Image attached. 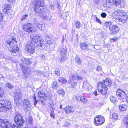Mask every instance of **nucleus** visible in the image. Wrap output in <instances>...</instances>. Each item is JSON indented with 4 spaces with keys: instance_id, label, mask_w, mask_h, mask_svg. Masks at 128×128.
<instances>
[{
    "instance_id": "nucleus-49",
    "label": "nucleus",
    "mask_w": 128,
    "mask_h": 128,
    "mask_svg": "<svg viewBox=\"0 0 128 128\" xmlns=\"http://www.w3.org/2000/svg\"><path fill=\"white\" fill-rule=\"evenodd\" d=\"M96 70L98 72L101 71L102 70V67L100 66H98Z\"/></svg>"
},
{
    "instance_id": "nucleus-3",
    "label": "nucleus",
    "mask_w": 128,
    "mask_h": 128,
    "mask_svg": "<svg viewBox=\"0 0 128 128\" xmlns=\"http://www.w3.org/2000/svg\"><path fill=\"white\" fill-rule=\"evenodd\" d=\"M16 40V38H14L6 41L8 44L12 48V49L11 51V52L13 55H14V54H16V52H18L19 50V48L18 47L16 44L17 42Z\"/></svg>"
},
{
    "instance_id": "nucleus-43",
    "label": "nucleus",
    "mask_w": 128,
    "mask_h": 128,
    "mask_svg": "<svg viewBox=\"0 0 128 128\" xmlns=\"http://www.w3.org/2000/svg\"><path fill=\"white\" fill-rule=\"evenodd\" d=\"M28 17V15L27 14H24L22 16L21 20H25L26 18Z\"/></svg>"
},
{
    "instance_id": "nucleus-11",
    "label": "nucleus",
    "mask_w": 128,
    "mask_h": 128,
    "mask_svg": "<svg viewBox=\"0 0 128 128\" xmlns=\"http://www.w3.org/2000/svg\"><path fill=\"white\" fill-rule=\"evenodd\" d=\"M26 50L28 52L31 54H33L35 52V47L32 43H30L26 45Z\"/></svg>"
},
{
    "instance_id": "nucleus-5",
    "label": "nucleus",
    "mask_w": 128,
    "mask_h": 128,
    "mask_svg": "<svg viewBox=\"0 0 128 128\" xmlns=\"http://www.w3.org/2000/svg\"><path fill=\"white\" fill-rule=\"evenodd\" d=\"M71 76L69 82V84H71V87L74 88L76 85L77 81L78 80H82V77L76 74H73L72 72L71 73Z\"/></svg>"
},
{
    "instance_id": "nucleus-15",
    "label": "nucleus",
    "mask_w": 128,
    "mask_h": 128,
    "mask_svg": "<svg viewBox=\"0 0 128 128\" xmlns=\"http://www.w3.org/2000/svg\"><path fill=\"white\" fill-rule=\"evenodd\" d=\"M65 112L66 114L72 113L75 111V108L72 106H67L64 109Z\"/></svg>"
},
{
    "instance_id": "nucleus-4",
    "label": "nucleus",
    "mask_w": 128,
    "mask_h": 128,
    "mask_svg": "<svg viewBox=\"0 0 128 128\" xmlns=\"http://www.w3.org/2000/svg\"><path fill=\"white\" fill-rule=\"evenodd\" d=\"M12 105L11 102L8 100H0V111L6 112L12 109Z\"/></svg>"
},
{
    "instance_id": "nucleus-19",
    "label": "nucleus",
    "mask_w": 128,
    "mask_h": 128,
    "mask_svg": "<svg viewBox=\"0 0 128 128\" xmlns=\"http://www.w3.org/2000/svg\"><path fill=\"white\" fill-rule=\"evenodd\" d=\"M22 62L23 64H30L32 63L30 62L31 60H28L25 58H22Z\"/></svg>"
},
{
    "instance_id": "nucleus-12",
    "label": "nucleus",
    "mask_w": 128,
    "mask_h": 128,
    "mask_svg": "<svg viewBox=\"0 0 128 128\" xmlns=\"http://www.w3.org/2000/svg\"><path fill=\"white\" fill-rule=\"evenodd\" d=\"M23 28L24 30L29 33L32 32L33 30L32 25L30 23H27L24 25Z\"/></svg>"
},
{
    "instance_id": "nucleus-28",
    "label": "nucleus",
    "mask_w": 128,
    "mask_h": 128,
    "mask_svg": "<svg viewBox=\"0 0 128 128\" xmlns=\"http://www.w3.org/2000/svg\"><path fill=\"white\" fill-rule=\"evenodd\" d=\"M58 81L59 82L64 84H65L67 81V80L66 78L62 77L59 78Z\"/></svg>"
},
{
    "instance_id": "nucleus-44",
    "label": "nucleus",
    "mask_w": 128,
    "mask_h": 128,
    "mask_svg": "<svg viewBox=\"0 0 128 128\" xmlns=\"http://www.w3.org/2000/svg\"><path fill=\"white\" fill-rule=\"evenodd\" d=\"M70 125V124L69 122L66 121L64 124V126L65 127H68Z\"/></svg>"
},
{
    "instance_id": "nucleus-33",
    "label": "nucleus",
    "mask_w": 128,
    "mask_h": 128,
    "mask_svg": "<svg viewBox=\"0 0 128 128\" xmlns=\"http://www.w3.org/2000/svg\"><path fill=\"white\" fill-rule=\"evenodd\" d=\"M58 86L57 82H54L52 84V87L54 89H56L58 87Z\"/></svg>"
},
{
    "instance_id": "nucleus-54",
    "label": "nucleus",
    "mask_w": 128,
    "mask_h": 128,
    "mask_svg": "<svg viewBox=\"0 0 128 128\" xmlns=\"http://www.w3.org/2000/svg\"><path fill=\"white\" fill-rule=\"evenodd\" d=\"M96 20L98 23H100V24H102L101 21L100 20L98 19L97 17L96 18Z\"/></svg>"
},
{
    "instance_id": "nucleus-9",
    "label": "nucleus",
    "mask_w": 128,
    "mask_h": 128,
    "mask_svg": "<svg viewBox=\"0 0 128 128\" xmlns=\"http://www.w3.org/2000/svg\"><path fill=\"white\" fill-rule=\"evenodd\" d=\"M20 64L22 67V70L23 73L22 77L23 78H27L30 76L31 73L30 70L28 69L27 67L24 66Z\"/></svg>"
},
{
    "instance_id": "nucleus-13",
    "label": "nucleus",
    "mask_w": 128,
    "mask_h": 128,
    "mask_svg": "<svg viewBox=\"0 0 128 128\" xmlns=\"http://www.w3.org/2000/svg\"><path fill=\"white\" fill-rule=\"evenodd\" d=\"M38 96L40 97V100L41 101V103L44 104L47 98V97L46 96L45 94L43 92H40L38 93Z\"/></svg>"
},
{
    "instance_id": "nucleus-58",
    "label": "nucleus",
    "mask_w": 128,
    "mask_h": 128,
    "mask_svg": "<svg viewBox=\"0 0 128 128\" xmlns=\"http://www.w3.org/2000/svg\"><path fill=\"white\" fill-rule=\"evenodd\" d=\"M2 78H4L2 75L0 74V80H1Z\"/></svg>"
},
{
    "instance_id": "nucleus-39",
    "label": "nucleus",
    "mask_w": 128,
    "mask_h": 128,
    "mask_svg": "<svg viewBox=\"0 0 128 128\" xmlns=\"http://www.w3.org/2000/svg\"><path fill=\"white\" fill-rule=\"evenodd\" d=\"M118 118V115L116 113H113L112 115V118L113 119L116 120Z\"/></svg>"
},
{
    "instance_id": "nucleus-60",
    "label": "nucleus",
    "mask_w": 128,
    "mask_h": 128,
    "mask_svg": "<svg viewBox=\"0 0 128 128\" xmlns=\"http://www.w3.org/2000/svg\"><path fill=\"white\" fill-rule=\"evenodd\" d=\"M94 94L95 96H96L97 95V91H95L94 93Z\"/></svg>"
},
{
    "instance_id": "nucleus-25",
    "label": "nucleus",
    "mask_w": 128,
    "mask_h": 128,
    "mask_svg": "<svg viewBox=\"0 0 128 128\" xmlns=\"http://www.w3.org/2000/svg\"><path fill=\"white\" fill-rule=\"evenodd\" d=\"M21 97V95L20 93L17 92L14 98V100L15 102H17L20 100Z\"/></svg>"
},
{
    "instance_id": "nucleus-56",
    "label": "nucleus",
    "mask_w": 128,
    "mask_h": 128,
    "mask_svg": "<svg viewBox=\"0 0 128 128\" xmlns=\"http://www.w3.org/2000/svg\"><path fill=\"white\" fill-rule=\"evenodd\" d=\"M94 1L96 3L98 4L99 1V0H94Z\"/></svg>"
},
{
    "instance_id": "nucleus-21",
    "label": "nucleus",
    "mask_w": 128,
    "mask_h": 128,
    "mask_svg": "<svg viewBox=\"0 0 128 128\" xmlns=\"http://www.w3.org/2000/svg\"><path fill=\"white\" fill-rule=\"evenodd\" d=\"M38 30L41 31H43L45 28V26L44 24H43L42 22L40 23V24L38 26Z\"/></svg>"
},
{
    "instance_id": "nucleus-16",
    "label": "nucleus",
    "mask_w": 128,
    "mask_h": 128,
    "mask_svg": "<svg viewBox=\"0 0 128 128\" xmlns=\"http://www.w3.org/2000/svg\"><path fill=\"white\" fill-rule=\"evenodd\" d=\"M110 33L113 34H116L118 33L119 30V28L117 26L113 25L110 28Z\"/></svg>"
},
{
    "instance_id": "nucleus-23",
    "label": "nucleus",
    "mask_w": 128,
    "mask_h": 128,
    "mask_svg": "<svg viewBox=\"0 0 128 128\" xmlns=\"http://www.w3.org/2000/svg\"><path fill=\"white\" fill-rule=\"evenodd\" d=\"M119 108L120 111H126L127 109V106L125 104L120 105L119 106Z\"/></svg>"
},
{
    "instance_id": "nucleus-48",
    "label": "nucleus",
    "mask_w": 128,
    "mask_h": 128,
    "mask_svg": "<svg viewBox=\"0 0 128 128\" xmlns=\"http://www.w3.org/2000/svg\"><path fill=\"white\" fill-rule=\"evenodd\" d=\"M82 96H77L76 97V99L77 100H78V101H81L82 98Z\"/></svg>"
},
{
    "instance_id": "nucleus-53",
    "label": "nucleus",
    "mask_w": 128,
    "mask_h": 128,
    "mask_svg": "<svg viewBox=\"0 0 128 128\" xmlns=\"http://www.w3.org/2000/svg\"><path fill=\"white\" fill-rule=\"evenodd\" d=\"M50 8L52 10H54L55 9V6L54 4H51L50 6Z\"/></svg>"
},
{
    "instance_id": "nucleus-42",
    "label": "nucleus",
    "mask_w": 128,
    "mask_h": 128,
    "mask_svg": "<svg viewBox=\"0 0 128 128\" xmlns=\"http://www.w3.org/2000/svg\"><path fill=\"white\" fill-rule=\"evenodd\" d=\"M32 97L34 98V104L35 106H36L37 103V102L36 100V96L35 94H34L33 95Z\"/></svg>"
},
{
    "instance_id": "nucleus-18",
    "label": "nucleus",
    "mask_w": 128,
    "mask_h": 128,
    "mask_svg": "<svg viewBox=\"0 0 128 128\" xmlns=\"http://www.w3.org/2000/svg\"><path fill=\"white\" fill-rule=\"evenodd\" d=\"M83 87L85 88V89L86 88L88 90H90L92 88V86L89 83H84Z\"/></svg>"
},
{
    "instance_id": "nucleus-40",
    "label": "nucleus",
    "mask_w": 128,
    "mask_h": 128,
    "mask_svg": "<svg viewBox=\"0 0 128 128\" xmlns=\"http://www.w3.org/2000/svg\"><path fill=\"white\" fill-rule=\"evenodd\" d=\"M4 6H5V10H6L7 12H8V10H9L10 9V5H5Z\"/></svg>"
},
{
    "instance_id": "nucleus-55",
    "label": "nucleus",
    "mask_w": 128,
    "mask_h": 128,
    "mask_svg": "<svg viewBox=\"0 0 128 128\" xmlns=\"http://www.w3.org/2000/svg\"><path fill=\"white\" fill-rule=\"evenodd\" d=\"M125 123L126 124V126L127 128H128V118L126 119L125 121Z\"/></svg>"
},
{
    "instance_id": "nucleus-52",
    "label": "nucleus",
    "mask_w": 128,
    "mask_h": 128,
    "mask_svg": "<svg viewBox=\"0 0 128 128\" xmlns=\"http://www.w3.org/2000/svg\"><path fill=\"white\" fill-rule=\"evenodd\" d=\"M3 14H0V22L2 21L3 19Z\"/></svg>"
},
{
    "instance_id": "nucleus-51",
    "label": "nucleus",
    "mask_w": 128,
    "mask_h": 128,
    "mask_svg": "<svg viewBox=\"0 0 128 128\" xmlns=\"http://www.w3.org/2000/svg\"><path fill=\"white\" fill-rule=\"evenodd\" d=\"M40 58L42 60H45L46 59V58L44 55H41Z\"/></svg>"
},
{
    "instance_id": "nucleus-63",
    "label": "nucleus",
    "mask_w": 128,
    "mask_h": 128,
    "mask_svg": "<svg viewBox=\"0 0 128 128\" xmlns=\"http://www.w3.org/2000/svg\"><path fill=\"white\" fill-rule=\"evenodd\" d=\"M72 33H74V32H75V30L73 28L72 29Z\"/></svg>"
},
{
    "instance_id": "nucleus-57",
    "label": "nucleus",
    "mask_w": 128,
    "mask_h": 128,
    "mask_svg": "<svg viewBox=\"0 0 128 128\" xmlns=\"http://www.w3.org/2000/svg\"><path fill=\"white\" fill-rule=\"evenodd\" d=\"M57 7L58 8H60V4H59V3L58 2L57 3Z\"/></svg>"
},
{
    "instance_id": "nucleus-50",
    "label": "nucleus",
    "mask_w": 128,
    "mask_h": 128,
    "mask_svg": "<svg viewBox=\"0 0 128 128\" xmlns=\"http://www.w3.org/2000/svg\"><path fill=\"white\" fill-rule=\"evenodd\" d=\"M50 116L54 119V114L53 111H51L50 113Z\"/></svg>"
},
{
    "instance_id": "nucleus-64",
    "label": "nucleus",
    "mask_w": 128,
    "mask_h": 128,
    "mask_svg": "<svg viewBox=\"0 0 128 128\" xmlns=\"http://www.w3.org/2000/svg\"><path fill=\"white\" fill-rule=\"evenodd\" d=\"M76 36L77 39V40H78V34H76Z\"/></svg>"
},
{
    "instance_id": "nucleus-17",
    "label": "nucleus",
    "mask_w": 128,
    "mask_h": 128,
    "mask_svg": "<svg viewBox=\"0 0 128 128\" xmlns=\"http://www.w3.org/2000/svg\"><path fill=\"white\" fill-rule=\"evenodd\" d=\"M23 106L24 109L28 110L31 107L30 102L28 100H24V101Z\"/></svg>"
},
{
    "instance_id": "nucleus-8",
    "label": "nucleus",
    "mask_w": 128,
    "mask_h": 128,
    "mask_svg": "<svg viewBox=\"0 0 128 128\" xmlns=\"http://www.w3.org/2000/svg\"><path fill=\"white\" fill-rule=\"evenodd\" d=\"M105 122V118L101 116H97L94 118V124L97 126H99Z\"/></svg>"
},
{
    "instance_id": "nucleus-22",
    "label": "nucleus",
    "mask_w": 128,
    "mask_h": 128,
    "mask_svg": "<svg viewBox=\"0 0 128 128\" xmlns=\"http://www.w3.org/2000/svg\"><path fill=\"white\" fill-rule=\"evenodd\" d=\"M120 19V22H122L123 23H124L127 21L128 18V16H121Z\"/></svg>"
},
{
    "instance_id": "nucleus-37",
    "label": "nucleus",
    "mask_w": 128,
    "mask_h": 128,
    "mask_svg": "<svg viewBox=\"0 0 128 128\" xmlns=\"http://www.w3.org/2000/svg\"><path fill=\"white\" fill-rule=\"evenodd\" d=\"M4 90L3 89L0 87V97L3 96L4 94Z\"/></svg>"
},
{
    "instance_id": "nucleus-26",
    "label": "nucleus",
    "mask_w": 128,
    "mask_h": 128,
    "mask_svg": "<svg viewBox=\"0 0 128 128\" xmlns=\"http://www.w3.org/2000/svg\"><path fill=\"white\" fill-rule=\"evenodd\" d=\"M40 18H35L33 20V22L35 24L38 26L40 24V23L41 22H40Z\"/></svg>"
},
{
    "instance_id": "nucleus-46",
    "label": "nucleus",
    "mask_w": 128,
    "mask_h": 128,
    "mask_svg": "<svg viewBox=\"0 0 128 128\" xmlns=\"http://www.w3.org/2000/svg\"><path fill=\"white\" fill-rule=\"evenodd\" d=\"M49 103L50 104V107L52 108H53L54 106V104L53 103V102L52 101H50L49 102Z\"/></svg>"
},
{
    "instance_id": "nucleus-2",
    "label": "nucleus",
    "mask_w": 128,
    "mask_h": 128,
    "mask_svg": "<svg viewBox=\"0 0 128 128\" xmlns=\"http://www.w3.org/2000/svg\"><path fill=\"white\" fill-rule=\"evenodd\" d=\"M112 82L109 78L104 81L103 83L99 82L98 85V90L103 94H106L108 90V87L110 86Z\"/></svg>"
},
{
    "instance_id": "nucleus-62",
    "label": "nucleus",
    "mask_w": 128,
    "mask_h": 128,
    "mask_svg": "<svg viewBox=\"0 0 128 128\" xmlns=\"http://www.w3.org/2000/svg\"><path fill=\"white\" fill-rule=\"evenodd\" d=\"M112 42V41H113V42H115L116 41V39H111Z\"/></svg>"
},
{
    "instance_id": "nucleus-47",
    "label": "nucleus",
    "mask_w": 128,
    "mask_h": 128,
    "mask_svg": "<svg viewBox=\"0 0 128 128\" xmlns=\"http://www.w3.org/2000/svg\"><path fill=\"white\" fill-rule=\"evenodd\" d=\"M101 16L103 18H105L106 17L107 15L106 13L104 12L102 13L101 14Z\"/></svg>"
},
{
    "instance_id": "nucleus-30",
    "label": "nucleus",
    "mask_w": 128,
    "mask_h": 128,
    "mask_svg": "<svg viewBox=\"0 0 128 128\" xmlns=\"http://www.w3.org/2000/svg\"><path fill=\"white\" fill-rule=\"evenodd\" d=\"M75 59L76 63L78 64H80L82 63V61L80 59L79 56L78 55H76Z\"/></svg>"
},
{
    "instance_id": "nucleus-7",
    "label": "nucleus",
    "mask_w": 128,
    "mask_h": 128,
    "mask_svg": "<svg viewBox=\"0 0 128 128\" xmlns=\"http://www.w3.org/2000/svg\"><path fill=\"white\" fill-rule=\"evenodd\" d=\"M32 41L36 44L38 46L42 47L44 44L43 40L40 35H38L34 37Z\"/></svg>"
},
{
    "instance_id": "nucleus-27",
    "label": "nucleus",
    "mask_w": 128,
    "mask_h": 128,
    "mask_svg": "<svg viewBox=\"0 0 128 128\" xmlns=\"http://www.w3.org/2000/svg\"><path fill=\"white\" fill-rule=\"evenodd\" d=\"M88 46V45L86 43H84L81 44L80 47L82 49L84 50L87 49Z\"/></svg>"
},
{
    "instance_id": "nucleus-29",
    "label": "nucleus",
    "mask_w": 128,
    "mask_h": 128,
    "mask_svg": "<svg viewBox=\"0 0 128 128\" xmlns=\"http://www.w3.org/2000/svg\"><path fill=\"white\" fill-rule=\"evenodd\" d=\"M113 3L114 5L118 6L120 4L121 1L120 0H113Z\"/></svg>"
},
{
    "instance_id": "nucleus-32",
    "label": "nucleus",
    "mask_w": 128,
    "mask_h": 128,
    "mask_svg": "<svg viewBox=\"0 0 128 128\" xmlns=\"http://www.w3.org/2000/svg\"><path fill=\"white\" fill-rule=\"evenodd\" d=\"M110 98L112 102L113 103H115L116 102V99L115 97L113 96H111L110 97Z\"/></svg>"
},
{
    "instance_id": "nucleus-61",
    "label": "nucleus",
    "mask_w": 128,
    "mask_h": 128,
    "mask_svg": "<svg viewBox=\"0 0 128 128\" xmlns=\"http://www.w3.org/2000/svg\"><path fill=\"white\" fill-rule=\"evenodd\" d=\"M74 126L76 128H78L79 126L78 124H76Z\"/></svg>"
},
{
    "instance_id": "nucleus-1",
    "label": "nucleus",
    "mask_w": 128,
    "mask_h": 128,
    "mask_svg": "<svg viewBox=\"0 0 128 128\" xmlns=\"http://www.w3.org/2000/svg\"><path fill=\"white\" fill-rule=\"evenodd\" d=\"M44 5V0H36L33 8L36 13L41 16L44 20L49 22L51 17L49 14L47 10L42 8Z\"/></svg>"
},
{
    "instance_id": "nucleus-36",
    "label": "nucleus",
    "mask_w": 128,
    "mask_h": 128,
    "mask_svg": "<svg viewBox=\"0 0 128 128\" xmlns=\"http://www.w3.org/2000/svg\"><path fill=\"white\" fill-rule=\"evenodd\" d=\"M76 28H79L81 26V24L80 22L79 21H77L76 22Z\"/></svg>"
},
{
    "instance_id": "nucleus-14",
    "label": "nucleus",
    "mask_w": 128,
    "mask_h": 128,
    "mask_svg": "<svg viewBox=\"0 0 128 128\" xmlns=\"http://www.w3.org/2000/svg\"><path fill=\"white\" fill-rule=\"evenodd\" d=\"M120 10H116L115 11L112 13V16L114 18L120 21V19L121 16L120 14Z\"/></svg>"
},
{
    "instance_id": "nucleus-6",
    "label": "nucleus",
    "mask_w": 128,
    "mask_h": 128,
    "mask_svg": "<svg viewBox=\"0 0 128 128\" xmlns=\"http://www.w3.org/2000/svg\"><path fill=\"white\" fill-rule=\"evenodd\" d=\"M0 126L1 128H19L14 124L11 125L10 122L6 120H0Z\"/></svg>"
},
{
    "instance_id": "nucleus-31",
    "label": "nucleus",
    "mask_w": 128,
    "mask_h": 128,
    "mask_svg": "<svg viewBox=\"0 0 128 128\" xmlns=\"http://www.w3.org/2000/svg\"><path fill=\"white\" fill-rule=\"evenodd\" d=\"M6 86L10 89H12L14 88V86L10 83H8L6 84Z\"/></svg>"
},
{
    "instance_id": "nucleus-20",
    "label": "nucleus",
    "mask_w": 128,
    "mask_h": 128,
    "mask_svg": "<svg viewBox=\"0 0 128 128\" xmlns=\"http://www.w3.org/2000/svg\"><path fill=\"white\" fill-rule=\"evenodd\" d=\"M61 50H60V54L62 56H64L66 52V48L65 46H64L61 48Z\"/></svg>"
},
{
    "instance_id": "nucleus-35",
    "label": "nucleus",
    "mask_w": 128,
    "mask_h": 128,
    "mask_svg": "<svg viewBox=\"0 0 128 128\" xmlns=\"http://www.w3.org/2000/svg\"><path fill=\"white\" fill-rule=\"evenodd\" d=\"M81 98V101L84 104H86L88 101V100L84 97V96H82Z\"/></svg>"
},
{
    "instance_id": "nucleus-38",
    "label": "nucleus",
    "mask_w": 128,
    "mask_h": 128,
    "mask_svg": "<svg viewBox=\"0 0 128 128\" xmlns=\"http://www.w3.org/2000/svg\"><path fill=\"white\" fill-rule=\"evenodd\" d=\"M38 71L39 72V73H40L41 75H43L46 77H48L49 76V74L48 72L42 73L41 72H40L39 71Z\"/></svg>"
},
{
    "instance_id": "nucleus-41",
    "label": "nucleus",
    "mask_w": 128,
    "mask_h": 128,
    "mask_svg": "<svg viewBox=\"0 0 128 128\" xmlns=\"http://www.w3.org/2000/svg\"><path fill=\"white\" fill-rule=\"evenodd\" d=\"M120 13H121L120 14L121 16H128L127 14L126 13L123 11L120 10Z\"/></svg>"
},
{
    "instance_id": "nucleus-10",
    "label": "nucleus",
    "mask_w": 128,
    "mask_h": 128,
    "mask_svg": "<svg viewBox=\"0 0 128 128\" xmlns=\"http://www.w3.org/2000/svg\"><path fill=\"white\" fill-rule=\"evenodd\" d=\"M15 122L17 124L20 126H22L24 123V120L22 116L19 114L16 115L14 117Z\"/></svg>"
},
{
    "instance_id": "nucleus-59",
    "label": "nucleus",
    "mask_w": 128,
    "mask_h": 128,
    "mask_svg": "<svg viewBox=\"0 0 128 128\" xmlns=\"http://www.w3.org/2000/svg\"><path fill=\"white\" fill-rule=\"evenodd\" d=\"M28 120H30V123H31L32 122V118H30V119H28Z\"/></svg>"
},
{
    "instance_id": "nucleus-24",
    "label": "nucleus",
    "mask_w": 128,
    "mask_h": 128,
    "mask_svg": "<svg viewBox=\"0 0 128 128\" xmlns=\"http://www.w3.org/2000/svg\"><path fill=\"white\" fill-rule=\"evenodd\" d=\"M114 24L113 23L110 22H106L104 24V25L105 27L106 28H109V30L110 28H112Z\"/></svg>"
},
{
    "instance_id": "nucleus-34",
    "label": "nucleus",
    "mask_w": 128,
    "mask_h": 128,
    "mask_svg": "<svg viewBox=\"0 0 128 128\" xmlns=\"http://www.w3.org/2000/svg\"><path fill=\"white\" fill-rule=\"evenodd\" d=\"M58 93L59 94H62L63 96H64L65 94L64 91L62 89H59L58 91Z\"/></svg>"
},
{
    "instance_id": "nucleus-45",
    "label": "nucleus",
    "mask_w": 128,
    "mask_h": 128,
    "mask_svg": "<svg viewBox=\"0 0 128 128\" xmlns=\"http://www.w3.org/2000/svg\"><path fill=\"white\" fill-rule=\"evenodd\" d=\"M56 74L57 76H59L60 75V70L59 69L57 68L56 70Z\"/></svg>"
}]
</instances>
